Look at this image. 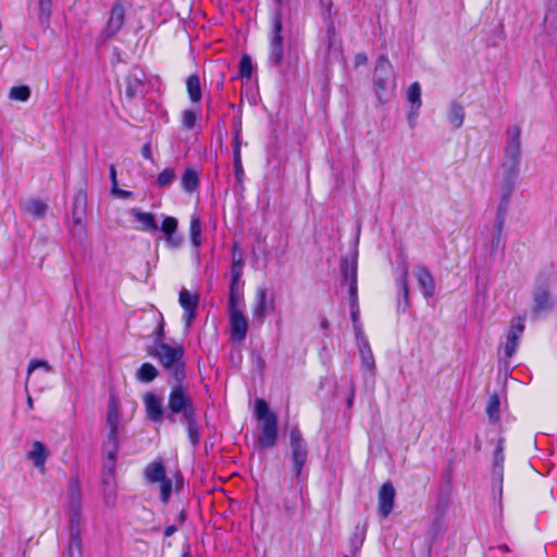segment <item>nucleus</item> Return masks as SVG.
<instances>
[{"label":"nucleus","mask_w":557,"mask_h":557,"mask_svg":"<svg viewBox=\"0 0 557 557\" xmlns=\"http://www.w3.org/2000/svg\"><path fill=\"white\" fill-rule=\"evenodd\" d=\"M255 416L257 420L261 421L260 433L256 443L257 447L259 449L273 448L278 437L276 414L269 409L264 399L258 398L255 403Z\"/></svg>","instance_id":"5"},{"label":"nucleus","mask_w":557,"mask_h":557,"mask_svg":"<svg viewBox=\"0 0 557 557\" xmlns=\"http://www.w3.org/2000/svg\"><path fill=\"white\" fill-rule=\"evenodd\" d=\"M354 331L357 344L362 343L363 341H368L366 334L362 331V324L360 323H354Z\"/></svg>","instance_id":"57"},{"label":"nucleus","mask_w":557,"mask_h":557,"mask_svg":"<svg viewBox=\"0 0 557 557\" xmlns=\"http://www.w3.org/2000/svg\"><path fill=\"white\" fill-rule=\"evenodd\" d=\"M465 116L466 113L463 107L457 101H451L447 112V121L449 124L455 129H458L462 126Z\"/></svg>","instance_id":"28"},{"label":"nucleus","mask_w":557,"mask_h":557,"mask_svg":"<svg viewBox=\"0 0 557 557\" xmlns=\"http://www.w3.org/2000/svg\"><path fill=\"white\" fill-rule=\"evenodd\" d=\"M39 12H38V21L41 26L48 27L51 10H52V1L51 0H39Z\"/></svg>","instance_id":"44"},{"label":"nucleus","mask_w":557,"mask_h":557,"mask_svg":"<svg viewBox=\"0 0 557 557\" xmlns=\"http://www.w3.org/2000/svg\"><path fill=\"white\" fill-rule=\"evenodd\" d=\"M243 301H244L243 283L230 282L227 311L228 310H240Z\"/></svg>","instance_id":"24"},{"label":"nucleus","mask_w":557,"mask_h":557,"mask_svg":"<svg viewBox=\"0 0 557 557\" xmlns=\"http://www.w3.org/2000/svg\"><path fill=\"white\" fill-rule=\"evenodd\" d=\"M49 456V451L44 443L35 441L33 448L27 453V458L34 462L36 468H44Z\"/></svg>","instance_id":"26"},{"label":"nucleus","mask_w":557,"mask_h":557,"mask_svg":"<svg viewBox=\"0 0 557 557\" xmlns=\"http://www.w3.org/2000/svg\"><path fill=\"white\" fill-rule=\"evenodd\" d=\"M159 376V370L150 362H145L136 371L135 377L140 383H150Z\"/></svg>","instance_id":"33"},{"label":"nucleus","mask_w":557,"mask_h":557,"mask_svg":"<svg viewBox=\"0 0 557 557\" xmlns=\"http://www.w3.org/2000/svg\"><path fill=\"white\" fill-rule=\"evenodd\" d=\"M186 87L190 101L198 103L202 97L199 76L197 74L190 75L186 81Z\"/></svg>","instance_id":"35"},{"label":"nucleus","mask_w":557,"mask_h":557,"mask_svg":"<svg viewBox=\"0 0 557 557\" xmlns=\"http://www.w3.org/2000/svg\"><path fill=\"white\" fill-rule=\"evenodd\" d=\"M198 114L194 110H184L182 112V126L186 129H193L195 127Z\"/></svg>","instance_id":"52"},{"label":"nucleus","mask_w":557,"mask_h":557,"mask_svg":"<svg viewBox=\"0 0 557 557\" xmlns=\"http://www.w3.org/2000/svg\"><path fill=\"white\" fill-rule=\"evenodd\" d=\"M419 110L420 109H414L413 107H410V110L408 112L407 119H408L409 126L411 128H413L416 126L417 119H418V115H419Z\"/></svg>","instance_id":"59"},{"label":"nucleus","mask_w":557,"mask_h":557,"mask_svg":"<svg viewBox=\"0 0 557 557\" xmlns=\"http://www.w3.org/2000/svg\"><path fill=\"white\" fill-rule=\"evenodd\" d=\"M245 261L244 253L238 243H234L232 247V261Z\"/></svg>","instance_id":"58"},{"label":"nucleus","mask_w":557,"mask_h":557,"mask_svg":"<svg viewBox=\"0 0 557 557\" xmlns=\"http://www.w3.org/2000/svg\"><path fill=\"white\" fill-rule=\"evenodd\" d=\"M325 37H326V41H327V51L330 52V50L333 48V46L336 42V32H335V27L333 24H330L327 26Z\"/></svg>","instance_id":"56"},{"label":"nucleus","mask_w":557,"mask_h":557,"mask_svg":"<svg viewBox=\"0 0 557 557\" xmlns=\"http://www.w3.org/2000/svg\"><path fill=\"white\" fill-rule=\"evenodd\" d=\"M37 368H42L46 372L52 371V367L46 360L34 359L28 364V369H27L28 375Z\"/></svg>","instance_id":"55"},{"label":"nucleus","mask_w":557,"mask_h":557,"mask_svg":"<svg viewBox=\"0 0 557 557\" xmlns=\"http://www.w3.org/2000/svg\"><path fill=\"white\" fill-rule=\"evenodd\" d=\"M231 337L235 342H242L246 338L248 322L243 310H228Z\"/></svg>","instance_id":"16"},{"label":"nucleus","mask_w":557,"mask_h":557,"mask_svg":"<svg viewBox=\"0 0 557 557\" xmlns=\"http://www.w3.org/2000/svg\"><path fill=\"white\" fill-rule=\"evenodd\" d=\"M357 346L361 357L362 367L369 371H374L375 360L369 341H363L362 343L357 344Z\"/></svg>","instance_id":"34"},{"label":"nucleus","mask_w":557,"mask_h":557,"mask_svg":"<svg viewBox=\"0 0 557 557\" xmlns=\"http://www.w3.org/2000/svg\"><path fill=\"white\" fill-rule=\"evenodd\" d=\"M177 227L178 221L174 216H165L159 226V231L164 235L166 247L171 249L178 248L184 242L183 236L177 233Z\"/></svg>","instance_id":"14"},{"label":"nucleus","mask_w":557,"mask_h":557,"mask_svg":"<svg viewBox=\"0 0 557 557\" xmlns=\"http://www.w3.org/2000/svg\"><path fill=\"white\" fill-rule=\"evenodd\" d=\"M166 409V419L175 422L176 417H180V422L186 428L189 443L197 448L200 443L198 409L189 386L184 381H174L171 385Z\"/></svg>","instance_id":"1"},{"label":"nucleus","mask_w":557,"mask_h":557,"mask_svg":"<svg viewBox=\"0 0 557 557\" xmlns=\"http://www.w3.org/2000/svg\"><path fill=\"white\" fill-rule=\"evenodd\" d=\"M146 74L140 69H133L125 77V97L128 101L145 95Z\"/></svg>","instance_id":"8"},{"label":"nucleus","mask_w":557,"mask_h":557,"mask_svg":"<svg viewBox=\"0 0 557 557\" xmlns=\"http://www.w3.org/2000/svg\"><path fill=\"white\" fill-rule=\"evenodd\" d=\"M112 194L117 195L119 197L124 199L131 198L133 195L131 191L120 189L119 187L117 190H112Z\"/></svg>","instance_id":"64"},{"label":"nucleus","mask_w":557,"mask_h":557,"mask_svg":"<svg viewBox=\"0 0 557 557\" xmlns=\"http://www.w3.org/2000/svg\"><path fill=\"white\" fill-rule=\"evenodd\" d=\"M145 478L150 483H159L166 478L162 461H153L146 466Z\"/></svg>","instance_id":"30"},{"label":"nucleus","mask_w":557,"mask_h":557,"mask_svg":"<svg viewBox=\"0 0 557 557\" xmlns=\"http://www.w3.org/2000/svg\"><path fill=\"white\" fill-rule=\"evenodd\" d=\"M407 99L410 102V107L420 109L422 106L421 101V86L418 82L412 83L407 90Z\"/></svg>","instance_id":"43"},{"label":"nucleus","mask_w":557,"mask_h":557,"mask_svg":"<svg viewBox=\"0 0 557 557\" xmlns=\"http://www.w3.org/2000/svg\"><path fill=\"white\" fill-rule=\"evenodd\" d=\"M233 165H234V174H235L236 182H237V184L242 185L243 181H244L245 173H244V166L242 163V153L238 152L237 149H235L234 154H233Z\"/></svg>","instance_id":"47"},{"label":"nucleus","mask_w":557,"mask_h":557,"mask_svg":"<svg viewBox=\"0 0 557 557\" xmlns=\"http://www.w3.org/2000/svg\"><path fill=\"white\" fill-rule=\"evenodd\" d=\"M367 62H368V57L366 53H358L355 57V65L356 66L364 65Z\"/></svg>","instance_id":"63"},{"label":"nucleus","mask_w":557,"mask_h":557,"mask_svg":"<svg viewBox=\"0 0 557 557\" xmlns=\"http://www.w3.org/2000/svg\"><path fill=\"white\" fill-rule=\"evenodd\" d=\"M395 488L391 482L384 483L379 491L377 511L382 518H387L393 510L395 502Z\"/></svg>","instance_id":"18"},{"label":"nucleus","mask_w":557,"mask_h":557,"mask_svg":"<svg viewBox=\"0 0 557 557\" xmlns=\"http://www.w3.org/2000/svg\"><path fill=\"white\" fill-rule=\"evenodd\" d=\"M290 454H308L307 443L298 426H294L289 432Z\"/></svg>","instance_id":"29"},{"label":"nucleus","mask_w":557,"mask_h":557,"mask_svg":"<svg viewBox=\"0 0 557 557\" xmlns=\"http://www.w3.org/2000/svg\"><path fill=\"white\" fill-rule=\"evenodd\" d=\"M66 505L70 510H82V491L77 475L70 479Z\"/></svg>","instance_id":"21"},{"label":"nucleus","mask_w":557,"mask_h":557,"mask_svg":"<svg viewBox=\"0 0 557 557\" xmlns=\"http://www.w3.org/2000/svg\"><path fill=\"white\" fill-rule=\"evenodd\" d=\"M23 210L35 219H41L45 216L48 206L41 200L32 199L23 206Z\"/></svg>","instance_id":"37"},{"label":"nucleus","mask_w":557,"mask_h":557,"mask_svg":"<svg viewBox=\"0 0 557 557\" xmlns=\"http://www.w3.org/2000/svg\"><path fill=\"white\" fill-rule=\"evenodd\" d=\"M148 354L158 359L164 371L174 381H185L186 370L184 362V348L181 345L171 346L158 343L157 348L149 349Z\"/></svg>","instance_id":"4"},{"label":"nucleus","mask_w":557,"mask_h":557,"mask_svg":"<svg viewBox=\"0 0 557 557\" xmlns=\"http://www.w3.org/2000/svg\"><path fill=\"white\" fill-rule=\"evenodd\" d=\"M503 230L496 228L494 226V232L488 240V243L485 244V248L490 253L491 258H494L498 251L502 253L505 249V239L502 238Z\"/></svg>","instance_id":"32"},{"label":"nucleus","mask_w":557,"mask_h":557,"mask_svg":"<svg viewBox=\"0 0 557 557\" xmlns=\"http://www.w3.org/2000/svg\"><path fill=\"white\" fill-rule=\"evenodd\" d=\"M125 22V8L122 2H114L110 10L109 20L103 28L107 38L114 37L123 27Z\"/></svg>","instance_id":"13"},{"label":"nucleus","mask_w":557,"mask_h":557,"mask_svg":"<svg viewBox=\"0 0 557 557\" xmlns=\"http://www.w3.org/2000/svg\"><path fill=\"white\" fill-rule=\"evenodd\" d=\"M178 302L184 309L183 320L185 326L189 327L197 317V309L199 306V295L197 293L191 294L186 288L180 292Z\"/></svg>","instance_id":"10"},{"label":"nucleus","mask_w":557,"mask_h":557,"mask_svg":"<svg viewBox=\"0 0 557 557\" xmlns=\"http://www.w3.org/2000/svg\"><path fill=\"white\" fill-rule=\"evenodd\" d=\"M512 193H513L512 189L502 188L500 200H499V203L497 207V213H496V219H495V224H494L495 227L498 228V231L504 230L506 214L508 211V207H509V203L511 200Z\"/></svg>","instance_id":"22"},{"label":"nucleus","mask_w":557,"mask_h":557,"mask_svg":"<svg viewBox=\"0 0 557 557\" xmlns=\"http://www.w3.org/2000/svg\"><path fill=\"white\" fill-rule=\"evenodd\" d=\"M305 484H298L295 494L292 497H286L283 503L285 512L293 517L297 510V499L302 497V490Z\"/></svg>","instance_id":"42"},{"label":"nucleus","mask_w":557,"mask_h":557,"mask_svg":"<svg viewBox=\"0 0 557 557\" xmlns=\"http://www.w3.org/2000/svg\"><path fill=\"white\" fill-rule=\"evenodd\" d=\"M9 97L17 101H27L30 97V89L26 85L14 86L10 89Z\"/></svg>","instance_id":"46"},{"label":"nucleus","mask_w":557,"mask_h":557,"mask_svg":"<svg viewBox=\"0 0 557 557\" xmlns=\"http://www.w3.org/2000/svg\"><path fill=\"white\" fill-rule=\"evenodd\" d=\"M181 184L186 193L195 191L199 186L198 173L193 169H186L182 175Z\"/></svg>","instance_id":"36"},{"label":"nucleus","mask_w":557,"mask_h":557,"mask_svg":"<svg viewBox=\"0 0 557 557\" xmlns=\"http://www.w3.org/2000/svg\"><path fill=\"white\" fill-rule=\"evenodd\" d=\"M164 337H165L164 321H163L162 314L160 313V321H159V323L157 325L156 331L153 332V344H152V347L150 349L157 348L158 343L165 344L164 343Z\"/></svg>","instance_id":"53"},{"label":"nucleus","mask_w":557,"mask_h":557,"mask_svg":"<svg viewBox=\"0 0 557 557\" xmlns=\"http://www.w3.org/2000/svg\"><path fill=\"white\" fill-rule=\"evenodd\" d=\"M416 278L422 289L425 298H431L435 294V282L433 275L425 267H418L414 271Z\"/></svg>","instance_id":"20"},{"label":"nucleus","mask_w":557,"mask_h":557,"mask_svg":"<svg viewBox=\"0 0 557 557\" xmlns=\"http://www.w3.org/2000/svg\"><path fill=\"white\" fill-rule=\"evenodd\" d=\"M506 134L507 138L504 148V161L502 164V188L515 190L521 163V127L518 125L510 126Z\"/></svg>","instance_id":"3"},{"label":"nucleus","mask_w":557,"mask_h":557,"mask_svg":"<svg viewBox=\"0 0 557 557\" xmlns=\"http://www.w3.org/2000/svg\"><path fill=\"white\" fill-rule=\"evenodd\" d=\"M307 459L308 454H290L292 472L298 484H305L307 481V474L304 473V467Z\"/></svg>","instance_id":"23"},{"label":"nucleus","mask_w":557,"mask_h":557,"mask_svg":"<svg viewBox=\"0 0 557 557\" xmlns=\"http://www.w3.org/2000/svg\"><path fill=\"white\" fill-rule=\"evenodd\" d=\"M119 419V412L114 404V399L111 397L107 410V424L110 429L107 437H117Z\"/></svg>","instance_id":"31"},{"label":"nucleus","mask_w":557,"mask_h":557,"mask_svg":"<svg viewBox=\"0 0 557 557\" xmlns=\"http://www.w3.org/2000/svg\"><path fill=\"white\" fill-rule=\"evenodd\" d=\"M357 258L351 260L344 259L341 262L342 285L348 284V294L350 299V318L351 322L360 323V309L358 302V285H357Z\"/></svg>","instance_id":"6"},{"label":"nucleus","mask_w":557,"mask_h":557,"mask_svg":"<svg viewBox=\"0 0 557 557\" xmlns=\"http://www.w3.org/2000/svg\"><path fill=\"white\" fill-rule=\"evenodd\" d=\"M393 74V66L386 54H381L374 67V86L376 94L385 90Z\"/></svg>","instance_id":"12"},{"label":"nucleus","mask_w":557,"mask_h":557,"mask_svg":"<svg viewBox=\"0 0 557 557\" xmlns=\"http://www.w3.org/2000/svg\"><path fill=\"white\" fill-rule=\"evenodd\" d=\"M553 309V300L548 286L543 284H536L533 292V318L540 317L543 312H549Z\"/></svg>","instance_id":"11"},{"label":"nucleus","mask_w":557,"mask_h":557,"mask_svg":"<svg viewBox=\"0 0 557 557\" xmlns=\"http://www.w3.org/2000/svg\"><path fill=\"white\" fill-rule=\"evenodd\" d=\"M397 285L399 287L398 297V311H405L409 306V285H408V269L405 268L401 275L397 278Z\"/></svg>","instance_id":"25"},{"label":"nucleus","mask_w":557,"mask_h":557,"mask_svg":"<svg viewBox=\"0 0 557 557\" xmlns=\"http://www.w3.org/2000/svg\"><path fill=\"white\" fill-rule=\"evenodd\" d=\"M64 557H83V541L82 539H69L67 547Z\"/></svg>","instance_id":"45"},{"label":"nucleus","mask_w":557,"mask_h":557,"mask_svg":"<svg viewBox=\"0 0 557 557\" xmlns=\"http://www.w3.org/2000/svg\"><path fill=\"white\" fill-rule=\"evenodd\" d=\"M147 420L153 423H161L166 419L168 409L163 406L162 397L153 392H147L143 396Z\"/></svg>","instance_id":"7"},{"label":"nucleus","mask_w":557,"mask_h":557,"mask_svg":"<svg viewBox=\"0 0 557 557\" xmlns=\"http://www.w3.org/2000/svg\"><path fill=\"white\" fill-rule=\"evenodd\" d=\"M69 539H82V510H70Z\"/></svg>","instance_id":"39"},{"label":"nucleus","mask_w":557,"mask_h":557,"mask_svg":"<svg viewBox=\"0 0 557 557\" xmlns=\"http://www.w3.org/2000/svg\"><path fill=\"white\" fill-rule=\"evenodd\" d=\"M131 215L139 223L136 227L140 232L157 233L159 225L151 212H144L138 208L131 209Z\"/></svg>","instance_id":"19"},{"label":"nucleus","mask_w":557,"mask_h":557,"mask_svg":"<svg viewBox=\"0 0 557 557\" xmlns=\"http://www.w3.org/2000/svg\"><path fill=\"white\" fill-rule=\"evenodd\" d=\"M524 330V319L521 317L512 320L508 331L506 343L504 345V354L506 358H511L517 351L519 339Z\"/></svg>","instance_id":"15"},{"label":"nucleus","mask_w":557,"mask_h":557,"mask_svg":"<svg viewBox=\"0 0 557 557\" xmlns=\"http://www.w3.org/2000/svg\"><path fill=\"white\" fill-rule=\"evenodd\" d=\"M252 60L248 54H244L239 61V74L243 78L249 79L252 75Z\"/></svg>","instance_id":"50"},{"label":"nucleus","mask_w":557,"mask_h":557,"mask_svg":"<svg viewBox=\"0 0 557 557\" xmlns=\"http://www.w3.org/2000/svg\"><path fill=\"white\" fill-rule=\"evenodd\" d=\"M119 450V438L117 437H107V441L103 443V451L106 453L107 460L104 461V467L108 468L110 472L113 471L116 462Z\"/></svg>","instance_id":"27"},{"label":"nucleus","mask_w":557,"mask_h":557,"mask_svg":"<svg viewBox=\"0 0 557 557\" xmlns=\"http://www.w3.org/2000/svg\"><path fill=\"white\" fill-rule=\"evenodd\" d=\"M116 169L113 164L110 165V180L112 183V190H117Z\"/></svg>","instance_id":"61"},{"label":"nucleus","mask_w":557,"mask_h":557,"mask_svg":"<svg viewBox=\"0 0 557 557\" xmlns=\"http://www.w3.org/2000/svg\"><path fill=\"white\" fill-rule=\"evenodd\" d=\"M141 156H143L145 159L152 161V152H151L150 144H145V145L141 147Z\"/></svg>","instance_id":"62"},{"label":"nucleus","mask_w":557,"mask_h":557,"mask_svg":"<svg viewBox=\"0 0 557 557\" xmlns=\"http://www.w3.org/2000/svg\"><path fill=\"white\" fill-rule=\"evenodd\" d=\"M268 293L264 288H259L256 293L255 304L252 307V318L258 324H263L268 311L274 310L273 299L268 304Z\"/></svg>","instance_id":"17"},{"label":"nucleus","mask_w":557,"mask_h":557,"mask_svg":"<svg viewBox=\"0 0 557 557\" xmlns=\"http://www.w3.org/2000/svg\"><path fill=\"white\" fill-rule=\"evenodd\" d=\"M87 209V195L84 190H79L73 199L72 205V226L70 227L73 234L84 233V220Z\"/></svg>","instance_id":"9"},{"label":"nucleus","mask_w":557,"mask_h":557,"mask_svg":"<svg viewBox=\"0 0 557 557\" xmlns=\"http://www.w3.org/2000/svg\"><path fill=\"white\" fill-rule=\"evenodd\" d=\"M499 408L500 400L497 394H493L490 396L487 405H486V414L491 422H497L499 420Z\"/></svg>","instance_id":"41"},{"label":"nucleus","mask_w":557,"mask_h":557,"mask_svg":"<svg viewBox=\"0 0 557 557\" xmlns=\"http://www.w3.org/2000/svg\"><path fill=\"white\" fill-rule=\"evenodd\" d=\"M175 178V170L173 168L164 169L157 178V185L160 188L170 186Z\"/></svg>","instance_id":"48"},{"label":"nucleus","mask_w":557,"mask_h":557,"mask_svg":"<svg viewBox=\"0 0 557 557\" xmlns=\"http://www.w3.org/2000/svg\"><path fill=\"white\" fill-rule=\"evenodd\" d=\"M189 236L191 245L199 249L201 246V219L197 214L190 218Z\"/></svg>","instance_id":"38"},{"label":"nucleus","mask_w":557,"mask_h":557,"mask_svg":"<svg viewBox=\"0 0 557 557\" xmlns=\"http://www.w3.org/2000/svg\"><path fill=\"white\" fill-rule=\"evenodd\" d=\"M298 58L294 60L288 55L284 58V37L282 10H276L271 17V28L269 33V53L268 64L284 78L294 75L297 70Z\"/></svg>","instance_id":"2"},{"label":"nucleus","mask_w":557,"mask_h":557,"mask_svg":"<svg viewBox=\"0 0 557 557\" xmlns=\"http://www.w3.org/2000/svg\"><path fill=\"white\" fill-rule=\"evenodd\" d=\"M544 22L548 32H557V0H548Z\"/></svg>","instance_id":"40"},{"label":"nucleus","mask_w":557,"mask_h":557,"mask_svg":"<svg viewBox=\"0 0 557 557\" xmlns=\"http://www.w3.org/2000/svg\"><path fill=\"white\" fill-rule=\"evenodd\" d=\"M160 483V499L163 504H168L172 494V480L165 478Z\"/></svg>","instance_id":"51"},{"label":"nucleus","mask_w":557,"mask_h":557,"mask_svg":"<svg viewBox=\"0 0 557 557\" xmlns=\"http://www.w3.org/2000/svg\"><path fill=\"white\" fill-rule=\"evenodd\" d=\"M348 385H349V394L347 396L346 404H347L348 408H351L354 405V398H355V384L351 379L348 381Z\"/></svg>","instance_id":"60"},{"label":"nucleus","mask_w":557,"mask_h":557,"mask_svg":"<svg viewBox=\"0 0 557 557\" xmlns=\"http://www.w3.org/2000/svg\"><path fill=\"white\" fill-rule=\"evenodd\" d=\"M503 441L498 442L497 448L494 454V472L503 479V470H504V453H503Z\"/></svg>","instance_id":"49"},{"label":"nucleus","mask_w":557,"mask_h":557,"mask_svg":"<svg viewBox=\"0 0 557 557\" xmlns=\"http://www.w3.org/2000/svg\"><path fill=\"white\" fill-rule=\"evenodd\" d=\"M245 261H232L231 264V282H240L244 273Z\"/></svg>","instance_id":"54"}]
</instances>
